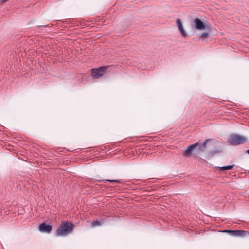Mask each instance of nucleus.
<instances>
[{
    "label": "nucleus",
    "instance_id": "nucleus-1",
    "mask_svg": "<svg viewBox=\"0 0 249 249\" xmlns=\"http://www.w3.org/2000/svg\"><path fill=\"white\" fill-rule=\"evenodd\" d=\"M74 225L72 222L63 221L57 229L55 234L57 236H65L71 233L73 230Z\"/></svg>",
    "mask_w": 249,
    "mask_h": 249
},
{
    "label": "nucleus",
    "instance_id": "nucleus-2",
    "mask_svg": "<svg viewBox=\"0 0 249 249\" xmlns=\"http://www.w3.org/2000/svg\"><path fill=\"white\" fill-rule=\"evenodd\" d=\"M247 141L246 137L237 134L231 135L228 139V142L233 145H237L244 143Z\"/></svg>",
    "mask_w": 249,
    "mask_h": 249
},
{
    "label": "nucleus",
    "instance_id": "nucleus-3",
    "mask_svg": "<svg viewBox=\"0 0 249 249\" xmlns=\"http://www.w3.org/2000/svg\"><path fill=\"white\" fill-rule=\"evenodd\" d=\"M109 67L108 66L101 67L98 69H92V76L94 78H99L103 75L107 68Z\"/></svg>",
    "mask_w": 249,
    "mask_h": 249
},
{
    "label": "nucleus",
    "instance_id": "nucleus-4",
    "mask_svg": "<svg viewBox=\"0 0 249 249\" xmlns=\"http://www.w3.org/2000/svg\"><path fill=\"white\" fill-rule=\"evenodd\" d=\"M194 23L195 28L198 30H203L211 28L209 25H206L201 20L197 18L194 19Z\"/></svg>",
    "mask_w": 249,
    "mask_h": 249
},
{
    "label": "nucleus",
    "instance_id": "nucleus-5",
    "mask_svg": "<svg viewBox=\"0 0 249 249\" xmlns=\"http://www.w3.org/2000/svg\"><path fill=\"white\" fill-rule=\"evenodd\" d=\"M199 145V144L198 143H196L189 146L184 151L183 153V155L187 157H190L192 153L194 150L195 148L198 146Z\"/></svg>",
    "mask_w": 249,
    "mask_h": 249
},
{
    "label": "nucleus",
    "instance_id": "nucleus-6",
    "mask_svg": "<svg viewBox=\"0 0 249 249\" xmlns=\"http://www.w3.org/2000/svg\"><path fill=\"white\" fill-rule=\"evenodd\" d=\"M52 227L51 225H46L45 223H41L38 226V229L40 231L49 233L51 232Z\"/></svg>",
    "mask_w": 249,
    "mask_h": 249
},
{
    "label": "nucleus",
    "instance_id": "nucleus-7",
    "mask_svg": "<svg viewBox=\"0 0 249 249\" xmlns=\"http://www.w3.org/2000/svg\"><path fill=\"white\" fill-rule=\"evenodd\" d=\"M176 22L177 23V27L179 32L181 34L182 36L183 37H186L187 36V33H186L185 30L184 29L181 20L179 19H177Z\"/></svg>",
    "mask_w": 249,
    "mask_h": 249
},
{
    "label": "nucleus",
    "instance_id": "nucleus-8",
    "mask_svg": "<svg viewBox=\"0 0 249 249\" xmlns=\"http://www.w3.org/2000/svg\"><path fill=\"white\" fill-rule=\"evenodd\" d=\"M247 231L244 230H233L232 236L236 237H244L246 234Z\"/></svg>",
    "mask_w": 249,
    "mask_h": 249
},
{
    "label": "nucleus",
    "instance_id": "nucleus-9",
    "mask_svg": "<svg viewBox=\"0 0 249 249\" xmlns=\"http://www.w3.org/2000/svg\"><path fill=\"white\" fill-rule=\"evenodd\" d=\"M233 167H234L233 165L227 166H223V167H220V169L222 171L228 170H231V169H232L233 168Z\"/></svg>",
    "mask_w": 249,
    "mask_h": 249
},
{
    "label": "nucleus",
    "instance_id": "nucleus-10",
    "mask_svg": "<svg viewBox=\"0 0 249 249\" xmlns=\"http://www.w3.org/2000/svg\"><path fill=\"white\" fill-rule=\"evenodd\" d=\"M102 224V222L99 221H94L92 223V227H96L97 226H100Z\"/></svg>",
    "mask_w": 249,
    "mask_h": 249
},
{
    "label": "nucleus",
    "instance_id": "nucleus-11",
    "mask_svg": "<svg viewBox=\"0 0 249 249\" xmlns=\"http://www.w3.org/2000/svg\"><path fill=\"white\" fill-rule=\"evenodd\" d=\"M201 37L203 38H208L209 36V34L208 33H203L201 34Z\"/></svg>",
    "mask_w": 249,
    "mask_h": 249
},
{
    "label": "nucleus",
    "instance_id": "nucleus-12",
    "mask_svg": "<svg viewBox=\"0 0 249 249\" xmlns=\"http://www.w3.org/2000/svg\"><path fill=\"white\" fill-rule=\"evenodd\" d=\"M222 232H225V233H229L230 235H231L232 236V232H233V230H225L223 231Z\"/></svg>",
    "mask_w": 249,
    "mask_h": 249
},
{
    "label": "nucleus",
    "instance_id": "nucleus-13",
    "mask_svg": "<svg viewBox=\"0 0 249 249\" xmlns=\"http://www.w3.org/2000/svg\"><path fill=\"white\" fill-rule=\"evenodd\" d=\"M222 232H225V233H229L230 235H231L232 236V232H233V230H225L223 231Z\"/></svg>",
    "mask_w": 249,
    "mask_h": 249
},
{
    "label": "nucleus",
    "instance_id": "nucleus-14",
    "mask_svg": "<svg viewBox=\"0 0 249 249\" xmlns=\"http://www.w3.org/2000/svg\"><path fill=\"white\" fill-rule=\"evenodd\" d=\"M105 181L110 182H111V183H113V182L120 183L121 182V180H109V179H107V180H105Z\"/></svg>",
    "mask_w": 249,
    "mask_h": 249
},
{
    "label": "nucleus",
    "instance_id": "nucleus-15",
    "mask_svg": "<svg viewBox=\"0 0 249 249\" xmlns=\"http://www.w3.org/2000/svg\"><path fill=\"white\" fill-rule=\"evenodd\" d=\"M210 141V140L208 139V140H206V141L202 144V146L203 147V148H205L206 146V144H207V142Z\"/></svg>",
    "mask_w": 249,
    "mask_h": 249
},
{
    "label": "nucleus",
    "instance_id": "nucleus-16",
    "mask_svg": "<svg viewBox=\"0 0 249 249\" xmlns=\"http://www.w3.org/2000/svg\"><path fill=\"white\" fill-rule=\"evenodd\" d=\"M8 1V0H1V1L2 3L6 2Z\"/></svg>",
    "mask_w": 249,
    "mask_h": 249
},
{
    "label": "nucleus",
    "instance_id": "nucleus-17",
    "mask_svg": "<svg viewBox=\"0 0 249 249\" xmlns=\"http://www.w3.org/2000/svg\"><path fill=\"white\" fill-rule=\"evenodd\" d=\"M247 152L249 154V149L247 151Z\"/></svg>",
    "mask_w": 249,
    "mask_h": 249
}]
</instances>
